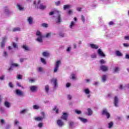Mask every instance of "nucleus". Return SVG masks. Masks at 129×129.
<instances>
[{"mask_svg": "<svg viewBox=\"0 0 129 129\" xmlns=\"http://www.w3.org/2000/svg\"><path fill=\"white\" fill-rule=\"evenodd\" d=\"M109 26H112V25H114V23L112 21H110L109 22Z\"/></svg>", "mask_w": 129, "mask_h": 129, "instance_id": "nucleus-59", "label": "nucleus"}, {"mask_svg": "<svg viewBox=\"0 0 129 129\" xmlns=\"http://www.w3.org/2000/svg\"><path fill=\"white\" fill-rule=\"evenodd\" d=\"M40 61L42 62L43 64H44V65H46V64H47V62H46V59L42 57L40 58Z\"/></svg>", "mask_w": 129, "mask_h": 129, "instance_id": "nucleus-35", "label": "nucleus"}, {"mask_svg": "<svg viewBox=\"0 0 129 129\" xmlns=\"http://www.w3.org/2000/svg\"><path fill=\"white\" fill-rule=\"evenodd\" d=\"M81 20L83 22V23H85V17H84V16L82 15L81 16Z\"/></svg>", "mask_w": 129, "mask_h": 129, "instance_id": "nucleus-47", "label": "nucleus"}, {"mask_svg": "<svg viewBox=\"0 0 129 129\" xmlns=\"http://www.w3.org/2000/svg\"><path fill=\"white\" fill-rule=\"evenodd\" d=\"M43 123H42V122H40V123H39L38 124V127H40V128H41V127H43Z\"/></svg>", "mask_w": 129, "mask_h": 129, "instance_id": "nucleus-52", "label": "nucleus"}, {"mask_svg": "<svg viewBox=\"0 0 129 129\" xmlns=\"http://www.w3.org/2000/svg\"><path fill=\"white\" fill-rule=\"evenodd\" d=\"M106 37H107V38H113V34H109L108 35H106Z\"/></svg>", "mask_w": 129, "mask_h": 129, "instance_id": "nucleus-44", "label": "nucleus"}, {"mask_svg": "<svg viewBox=\"0 0 129 129\" xmlns=\"http://www.w3.org/2000/svg\"><path fill=\"white\" fill-rule=\"evenodd\" d=\"M22 48L25 51H30V48L26 45H23Z\"/></svg>", "mask_w": 129, "mask_h": 129, "instance_id": "nucleus-31", "label": "nucleus"}, {"mask_svg": "<svg viewBox=\"0 0 129 129\" xmlns=\"http://www.w3.org/2000/svg\"><path fill=\"white\" fill-rule=\"evenodd\" d=\"M62 64V61L61 60H57L55 61V63L54 64V68L53 70V72L54 73H56L58 72V70H59V67H60V65Z\"/></svg>", "mask_w": 129, "mask_h": 129, "instance_id": "nucleus-2", "label": "nucleus"}, {"mask_svg": "<svg viewBox=\"0 0 129 129\" xmlns=\"http://www.w3.org/2000/svg\"><path fill=\"white\" fill-rule=\"evenodd\" d=\"M17 8L18 10H19L21 12H22L24 10V6L21 3H18L17 4Z\"/></svg>", "mask_w": 129, "mask_h": 129, "instance_id": "nucleus-10", "label": "nucleus"}, {"mask_svg": "<svg viewBox=\"0 0 129 129\" xmlns=\"http://www.w3.org/2000/svg\"><path fill=\"white\" fill-rule=\"evenodd\" d=\"M36 36L37 37L36 41L39 43H43V38L44 36L42 35V33L40 31H36Z\"/></svg>", "mask_w": 129, "mask_h": 129, "instance_id": "nucleus-1", "label": "nucleus"}, {"mask_svg": "<svg viewBox=\"0 0 129 129\" xmlns=\"http://www.w3.org/2000/svg\"><path fill=\"white\" fill-rule=\"evenodd\" d=\"M64 11H66L67 9H71L72 6L70 5H66L63 6Z\"/></svg>", "mask_w": 129, "mask_h": 129, "instance_id": "nucleus-25", "label": "nucleus"}, {"mask_svg": "<svg viewBox=\"0 0 129 129\" xmlns=\"http://www.w3.org/2000/svg\"><path fill=\"white\" fill-rule=\"evenodd\" d=\"M124 47H129V44L128 43H123V44Z\"/></svg>", "mask_w": 129, "mask_h": 129, "instance_id": "nucleus-60", "label": "nucleus"}, {"mask_svg": "<svg viewBox=\"0 0 129 129\" xmlns=\"http://www.w3.org/2000/svg\"><path fill=\"white\" fill-rule=\"evenodd\" d=\"M100 64H105L106 63V61H105L104 59H101L100 60Z\"/></svg>", "mask_w": 129, "mask_h": 129, "instance_id": "nucleus-45", "label": "nucleus"}, {"mask_svg": "<svg viewBox=\"0 0 129 129\" xmlns=\"http://www.w3.org/2000/svg\"><path fill=\"white\" fill-rule=\"evenodd\" d=\"M42 56H43V57L47 58V57H49L50 56V53H49V52L48 51H44L42 53Z\"/></svg>", "mask_w": 129, "mask_h": 129, "instance_id": "nucleus-24", "label": "nucleus"}, {"mask_svg": "<svg viewBox=\"0 0 129 129\" xmlns=\"http://www.w3.org/2000/svg\"><path fill=\"white\" fill-rule=\"evenodd\" d=\"M14 67H20V64H18V63H12V66L8 70L9 71H12Z\"/></svg>", "mask_w": 129, "mask_h": 129, "instance_id": "nucleus-18", "label": "nucleus"}, {"mask_svg": "<svg viewBox=\"0 0 129 129\" xmlns=\"http://www.w3.org/2000/svg\"><path fill=\"white\" fill-rule=\"evenodd\" d=\"M41 114L42 116L34 117L35 120H36V121H41V120H43L44 118H45V113L42 112Z\"/></svg>", "mask_w": 129, "mask_h": 129, "instance_id": "nucleus-4", "label": "nucleus"}, {"mask_svg": "<svg viewBox=\"0 0 129 129\" xmlns=\"http://www.w3.org/2000/svg\"><path fill=\"white\" fill-rule=\"evenodd\" d=\"M76 23L74 21H72L70 25H69V28L70 30H74V28H75Z\"/></svg>", "mask_w": 129, "mask_h": 129, "instance_id": "nucleus-15", "label": "nucleus"}, {"mask_svg": "<svg viewBox=\"0 0 129 129\" xmlns=\"http://www.w3.org/2000/svg\"><path fill=\"white\" fill-rule=\"evenodd\" d=\"M100 68L102 71L104 72L107 71V70H108V67L106 66H101Z\"/></svg>", "mask_w": 129, "mask_h": 129, "instance_id": "nucleus-21", "label": "nucleus"}, {"mask_svg": "<svg viewBox=\"0 0 129 129\" xmlns=\"http://www.w3.org/2000/svg\"><path fill=\"white\" fill-rule=\"evenodd\" d=\"M79 118L81 120V121H82V122H87V119L82 117H79Z\"/></svg>", "mask_w": 129, "mask_h": 129, "instance_id": "nucleus-36", "label": "nucleus"}, {"mask_svg": "<svg viewBox=\"0 0 129 129\" xmlns=\"http://www.w3.org/2000/svg\"><path fill=\"white\" fill-rule=\"evenodd\" d=\"M75 112L77 114H81V113H82L81 111L79 110H78V109L75 110Z\"/></svg>", "mask_w": 129, "mask_h": 129, "instance_id": "nucleus-46", "label": "nucleus"}, {"mask_svg": "<svg viewBox=\"0 0 129 129\" xmlns=\"http://www.w3.org/2000/svg\"><path fill=\"white\" fill-rule=\"evenodd\" d=\"M113 126V122H110L108 123V128H111Z\"/></svg>", "mask_w": 129, "mask_h": 129, "instance_id": "nucleus-34", "label": "nucleus"}, {"mask_svg": "<svg viewBox=\"0 0 129 129\" xmlns=\"http://www.w3.org/2000/svg\"><path fill=\"white\" fill-rule=\"evenodd\" d=\"M19 123H20V122H19L18 120H15V125H18Z\"/></svg>", "mask_w": 129, "mask_h": 129, "instance_id": "nucleus-55", "label": "nucleus"}, {"mask_svg": "<svg viewBox=\"0 0 129 129\" xmlns=\"http://www.w3.org/2000/svg\"><path fill=\"white\" fill-rule=\"evenodd\" d=\"M118 102H119V99L117 96H115L114 98V104L116 107H118Z\"/></svg>", "mask_w": 129, "mask_h": 129, "instance_id": "nucleus-11", "label": "nucleus"}, {"mask_svg": "<svg viewBox=\"0 0 129 129\" xmlns=\"http://www.w3.org/2000/svg\"><path fill=\"white\" fill-rule=\"evenodd\" d=\"M119 72V68L116 67L114 69V73H118Z\"/></svg>", "mask_w": 129, "mask_h": 129, "instance_id": "nucleus-37", "label": "nucleus"}, {"mask_svg": "<svg viewBox=\"0 0 129 129\" xmlns=\"http://www.w3.org/2000/svg\"><path fill=\"white\" fill-rule=\"evenodd\" d=\"M56 124L58 127H63L65 125V123L62 119H59L56 121Z\"/></svg>", "mask_w": 129, "mask_h": 129, "instance_id": "nucleus-5", "label": "nucleus"}, {"mask_svg": "<svg viewBox=\"0 0 129 129\" xmlns=\"http://www.w3.org/2000/svg\"><path fill=\"white\" fill-rule=\"evenodd\" d=\"M16 94L19 96H22L23 95V92L20 90L17 89L16 90Z\"/></svg>", "mask_w": 129, "mask_h": 129, "instance_id": "nucleus-23", "label": "nucleus"}, {"mask_svg": "<svg viewBox=\"0 0 129 129\" xmlns=\"http://www.w3.org/2000/svg\"><path fill=\"white\" fill-rule=\"evenodd\" d=\"M57 16L55 19L56 23L57 24H60L61 22H62V19H61V15H60V13L59 14H56Z\"/></svg>", "mask_w": 129, "mask_h": 129, "instance_id": "nucleus-7", "label": "nucleus"}, {"mask_svg": "<svg viewBox=\"0 0 129 129\" xmlns=\"http://www.w3.org/2000/svg\"><path fill=\"white\" fill-rule=\"evenodd\" d=\"M41 3V1L38 0L37 1H34L33 4L34 5H35V6H38V5H39V4Z\"/></svg>", "mask_w": 129, "mask_h": 129, "instance_id": "nucleus-38", "label": "nucleus"}, {"mask_svg": "<svg viewBox=\"0 0 129 129\" xmlns=\"http://www.w3.org/2000/svg\"><path fill=\"white\" fill-rule=\"evenodd\" d=\"M115 54L119 57H121L122 56V53H121V52L118 50L116 51Z\"/></svg>", "mask_w": 129, "mask_h": 129, "instance_id": "nucleus-28", "label": "nucleus"}, {"mask_svg": "<svg viewBox=\"0 0 129 129\" xmlns=\"http://www.w3.org/2000/svg\"><path fill=\"white\" fill-rule=\"evenodd\" d=\"M45 90L46 93H49V90H50V87L49 86V85L45 86Z\"/></svg>", "mask_w": 129, "mask_h": 129, "instance_id": "nucleus-33", "label": "nucleus"}, {"mask_svg": "<svg viewBox=\"0 0 129 129\" xmlns=\"http://www.w3.org/2000/svg\"><path fill=\"white\" fill-rule=\"evenodd\" d=\"M6 41H7V37L3 38V41L1 44V46L2 47V48H4V47H5V45L6 44Z\"/></svg>", "mask_w": 129, "mask_h": 129, "instance_id": "nucleus-22", "label": "nucleus"}, {"mask_svg": "<svg viewBox=\"0 0 129 129\" xmlns=\"http://www.w3.org/2000/svg\"><path fill=\"white\" fill-rule=\"evenodd\" d=\"M83 92L86 95L87 97L88 98H89L91 95H90V93L91 91H90V89L89 88H84Z\"/></svg>", "mask_w": 129, "mask_h": 129, "instance_id": "nucleus-3", "label": "nucleus"}, {"mask_svg": "<svg viewBox=\"0 0 129 129\" xmlns=\"http://www.w3.org/2000/svg\"><path fill=\"white\" fill-rule=\"evenodd\" d=\"M37 70H38V72L42 73V72H43L44 69L42 67H39V68H38Z\"/></svg>", "mask_w": 129, "mask_h": 129, "instance_id": "nucleus-40", "label": "nucleus"}, {"mask_svg": "<svg viewBox=\"0 0 129 129\" xmlns=\"http://www.w3.org/2000/svg\"><path fill=\"white\" fill-rule=\"evenodd\" d=\"M27 22L29 25H33L34 24V18L32 17H28Z\"/></svg>", "mask_w": 129, "mask_h": 129, "instance_id": "nucleus-13", "label": "nucleus"}, {"mask_svg": "<svg viewBox=\"0 0 129 129\" xmlns=\"http://www.w3.org/2000/svg\"><path fill=\"white\" fill-rule=\"evenodd\" d=\"M4 105L7 108H10V107H11V106H12V104L8 100H6L4 102Z\"/></svg>", "mask_w": 129, "mask_h": 129, "instance_id": "nucleus-19", "label": "nucleus"}, {"mask_svg": "<svg viewBox=\"0 0 129 129\" xmlns=\"http://www.w3.org/2000/svg\"><path fill=\"white\" fill-rule=\"evenodd\" d=\"M68 14L69 15H72V14H73V11H72V10H70L68 11Z\"/></svg>", "mask_w": 129, "mask_h": 129, "instance_id": "nucleus-56", "label": "nucleus"}, {"mask_svg": "<svg viewBox=\"0 0 129 129\" xmlns=\"http://www.w3.org/2000/svg\"><path fill=\"white\" fill-rule=\"evenodd\" d=\"M97 53L99 56H100L101 57H105V54H104V53H103V51H102L101 49H98L97 50Z\"/></svg>", "mask_w": 129, "mask_h": 129, "instance_id": "nucleus-14", "label": "nucleus"}, {"mask_svg": "<svg viewBox=\"0 0 129 129\" xmlns=\"http://www.w3.org/2000/svg\"><path fill=\"white\" fill-rule=\"evenodd\" d=\"M124 38H125V40H127L129 41V35L125 36Z\"/></svg>", "mask_w": 129, "mask_h": 129, "instance_id": "nucleus-63", "label": "nucleus"}, {"mask_svg": "<svg viewBox=\"0 0 129 129\" xmlns=\"http://www.w3.org/2000/svg\"><path fill=\"white\" fill-rule=\"evenodd\" d=\"M5 111H6V110L5 109V108L3 107H0V112L1 113H4Z\"/></svg>", "mask_w": 129, "mask_h": 129, "instance_id": "nucleus-41", "label": "nucleus"}, {"mask_svg": "<svg viewBox=\"0 0 129 129\" xmlns=\"http://www.w3.org/2000/svg\"><path fill=\"white\" fill-rule=\"evenodd\" d=\"M13 46L15 49H18V44H17L15 42H13Z\"/></svg>", "mask_w": 129, "mask_h": 129, "instance_id": "nucleus-42", "label": "nucleus"}, {"mask_svg": "<svg viewBox=\"0 0 129 129\" xmlns=\"http://www.w3.org/2000/svg\"><path fill=\"white\" fill-rule=\"evenodd\" d=\"M91 58H96V53H93V54H92Z\"/></svg>", "mask_w": 129, "mask_h": 129, "instance_id": "nucleus-51", "label": "nucleus"}, {"mask_svg": "<svg viewBox=\"0 0 129 129\" xmlns=\"http://www.w3.org/2000/svg\"><path fill=\"white\" fill-rule=\"evenodd\" d=\"M17 86H19V87H21L22 89H24L25 88L24 87V86L21 85V84H20V83H17Z\"/></svg>", "mask_w": 129, "mask_h": 129, "instance_id": "nucleus-48", "label": "nucleus"}, {"mask_svg": "<svg viewBox=\"0 0 129 129\" xmlns=\"http://www.w3.org/2000/svg\"><path fill=\"white\" fill-rule=\"evenodd\" d=\"M33 108L35 110H38V109H40V105L38 104L34 105L32 106Z\"/></svg>", "mask_w": 129, "mask_h": 129, "instance_id": "nucleus-30", "label": "nucleus"}, {"mask_svg": "<svg viewBox=\"0 0 129 129\" xmlns=\"http://www.w3.org/2000/svg\"><path fill=\"white\" fill-rule=\"evenodd\" d=\"M4 11L6 13V14H7V15H10V14H11V11H10V10L9 9V8L6 7L4 9Z\"/></svg>", "mask_w": 129, "mask_h": 129, "instance_id": "nucleus-32", "label": "nucleus"}, {"mask_svg": "<svg viewBox=\"0 0 129 129\" xmlns=\"http://www.w3.org/2000/svg\"><path fill=\"white\" fill-rule=\"evenodd\" d=\"M51 83H52L54 85V88L58 87V83H57V79L53 78L51 80Z\"/></svg>", "mask_w": 129, "mask_h": 129, "instance_id": "nucleus-12", "label": "nucleus"}, {"mask_svg": "<svg viewBox=\"0 0 129 129\" xmlns=\"http://www.w3.org/2000/svg\"><path fill=\"white\" fill-rule=\"evenodd\" d=\"M51 32H49V33H47V34L44 36V37H45V38H49V37H51Z\"/></svg>", "mask_w": 129, "mask_h": 129, "instance_id": "nucleus-43", "label": "nucleus"}, {"mask_svg": "<svg viewBox=\"0 0 129 129\" xmlns=\"http://www.w3.org/2000/svg\"><path fill=\"white\" fill-rule=\"evenodd\" d=\"M53 110L55 111L56 113H59V110L57 108V106H55L54 108L53 109Z\"/></svg>", "mask_w": 129, "mask_h": 129, "instance_id": "nucleus-39", "label": "nucleus"}, {"mask_svg": "<svg viewBox=\"0 0 129 129\" xmlns=\"http://www.w3.org/2000/svg\"><path fill=\"white\" fill-rule=\"evenodd\" d=\"M70 86H71V84L68 83L66 84V87H67L68 88L70 87Z\"/></svg>", "mask_w": 129, "mask_h": 129, "instance_id": "nucleus-58", "label": "nucleus"}, {"mask_svg": "<svg viewBox=\"0 0 129 129\" xmlns=\"http://www.w3.org/2000/svg\"><path fill=\"white\" fill-rule=\"evenodd\" d=\"M47 8V6L43 4H40L39 6V9L40 10H45V9Z\"/></svg>", "mask_w": 129, "mask_h": 129, "instance_id": "nucleus-29", "label": "nucleus"}, {"mask_svg": "<svg viewBox=\"0 0 129 129\" xmlns=\"http://www.w3.org/2000/svg\"><path fill=\"white\" fill-rule=\"evenodd\" d=\"M71 79H73V80H76L77 78L76 77V74H72L71 75Z\"/></svg>", "mask_w": 129, "mask_h": 129, "instance_id": "nucleus-27", "label": "nucleus"}, {"mask_svg": "<svg viewBox=\"0 0 129 129\" xmlns=\"http://www.w3.org/2000/svg\"><path fill=\"white\" fill-rule=\"evenodd\" d=\"M42 26L44 27V28H48V24H46V23H43L42 24Z\"/></svg>", "mask_w": 129, "mask_h": 129, "instance_id": "nucleus-49", "label": "nucleus"}, {"mask_svg": "<svg viewBox=\"0 0 129 129\" xmlns=\"http://www.w3.org/2000/svg\"><path fill=\"white\" fill-rule=\"evenodd\" d=\"M22 75H18V76H17V78H18V79H22Z\"/></svg>", "mask_w": 129, "mask_h": 129, "instance_id": "nucleus-61", "label": "nucleus"}, {"mask_svg": "<svg viewBox=\"0 0 129 129\" xmlns=\"http://www.w3.org/2000/svg\"><path fill=\"white\" fill-rule=\"evenodd\" d=\"M71 50V47H69L67 49V52H70Z\"/></svg>", "mask_w": 129, "mask_h": 129, "instance_id": "nucleus-62", "label": "nucleus"}, {"mask_svg": "<svg viewBox=\"0 0 129 129\" xmlns=\"http://www.w3.org/2000/svg\"><path fill=\"white\" fill-rule=\"evenodd\" d=\"M60 4H61V2L60 1H57L55 2L56 6H60Z\"/></svg>", "mask_w": 129, "mask_h": 129, "instance_id": "nucleus-57", "label": "nucleus"}, {"mask_svg": "<svg viewBox=\"0 0 129 129\" xmlns=\"http://www.w3.org/2000/svg\"><path fill=\"white\" fill-rule=\"evenodd\" d=\"M88 46L89 48L93 49V50H97V49L99 48V46H98V45L94 43H89Z\"/></svg>", "mask_w": 129, "mask_h": 129, "instance_id": "nucleus-6", "label": "nucleus"}, {"mask_svg": "<svg viewBox=\"0 0 129 129\" xmlns=\"http://www.w3.org/2000/svg\"><path fill=\"white\" fill-rule=\"evenodd\" d=\"M29 82H35V79H29Z\"/></svg>", "mask_w": 129, "mask_h": 129, "instance_id": "nucleus-64", "label": "nucleus"}, {"mask_svg": "<svg viewBox=\"0 0 129 129\" xmlns=\"http://www.w3.org/2000/svg\"><path fill=\"white\" fill-rule=\"evenodd\" d=\"M13 31V32H17V31H20V28H14Z\"/></svg>", "mask_w": 129, "mask_h": 129, "instance_id": "nucleus-53", "label": "nucleus"}, {"mask_svg": "<svg viewBox=\"0 0 129 129\" xmlns=\"http://www.w3.org/2000/svg\"><path fill=\"white\" fill-rule=\"evenodd\" d=\"M27 111H28V109H23L22 110L20 113H25V112H27Z\"/></svg>", "mask_w": 129, "mask_h": 129, "instance_id": "nucleus-50", "label": "nucleus"}, {"mask_svg": "<svg viewBox=\"0 0 129 129\" xmlns=\"http://www.w3.org/2000/svg\"><path fill=\"white\" fill-rule=\"evenodd\" d=\"M102 114H103V115H105L107 118H109V117H110V114L108 113L107 110L106 109L103 110Z\"/></svg>", "mask_w": 129, "mask_h": 129, "instance_id": "nucleus-9", "label": "nucleus"}, {"mask_svg": "<svg viewBox=\"0 0 129 129\" xmlns=\"http://www.w3.org/2000/svg\"><path fill=\"white\" fill-rule=\"evenodd\" d=\"M54 14L55 15H57V14H61V12L58 10H54L53 11L50 12L49 13V16H53Z\"/></svg>", "mask_w": 129, "mask_h": 129, "instance_id": "nucleus-16", "label": "nucleus"}, {"mask_svg": "<svg viewBox=\"0 0 129 129\" xmlns=\"http://www.w3.org/2000/svg\"><path fill=\"white\" fill-rule=\"evenodd\" d=\"M101 79H102V82H105V81H106V79H107V76L105 75H103L101 77Z\"/></svg>", "mask_w": 129, "mask_h": 129, "instance_id": "nucleus-26", "label": "nucleus"}, {"mask_svg": "<svg viewBox=\"0 0 129 129\" xmlns=\"http://www.w3.org/2000/svg\"><path fill=\"white\" fill-rule=\"evenodd\" d=\"M68 116H69V114L68 113L63 112L62 115L61 116V118L64 120H67Z\"/></svg>", "mask_w": 129, "mask_h": 129, "instance_id": "nucleus-8", "label": "nucleus"}, {"mask_svg": "<svg viewBox=\"0 0 129 129\" xmlns=\"http://www.w3.org/2000/svg\"><path fill=\"white\" fill-rule=\"evenodd\" d=\"M93 113V111L91 109L89 108L87 109V112L86 113L87 115H89V116H90L92 115Z\"/></svg>", "mask_w": 129, "mask_h": 129, "instance_id": "nucleus-20", "label": "nucleus"}, {"mask_svg": "<svg viewBox=\"0 0 129 129\" xmlns=\"http://www.w3.org/2000/svg\"><path fill=\"white\" fill-rule=\"evenodd\" d=\"M68 99H69V100L72 99V96H71V95H68Z\"/></svg>", "mask_w": 129, "mask_h": 129, "instance_id": "nucleus-54", "label": "nucleus"}, {"mask_svg": "<svg viewBox=\"0 0 129 129\" xmlns=\"http://www.w3.org/2000/svg\"><path fill=\"white\" fill-rule=\"evenodd\" d=\"M30 89L32 92H36L38 89V87L36 86H32L30 87Z\"/></svg>", "mask_w": 129, "mask_h": 129, "instance_id": "nucleus-17", "label": "nucleus"}]
</instances>
